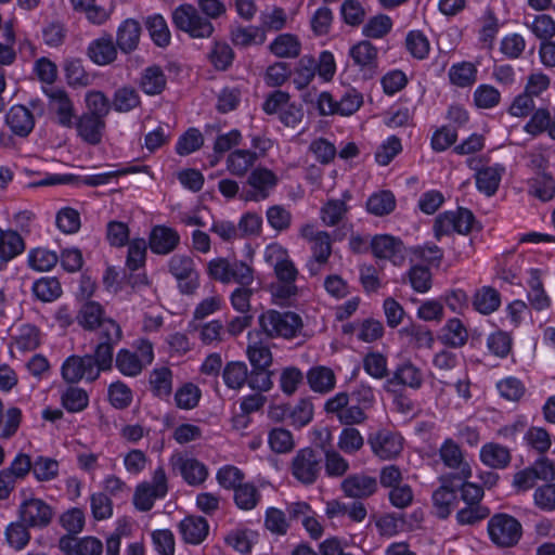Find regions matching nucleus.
<instances>
[{
    "label": "nucleus",
    "instance_id": "nucleus-50",
    "mask_svg": "<svg viewBox=\"0 0 555 555\" xmlns=\"http://www.w3.org/2000/svg\"><path fill=\"white\" fill-rule=\"evenodd\" d=\"M268 443L278 454L288 453L295 448L293 434L283 427H274L269 431Z\"/></svg>",
    "mask_w": 555,
    "mask_h": 555
},
{
    "label": "nucleus",
    "instance_id": "nucleus-56",
    "mask_svg": "<svg viewBox=\"0 0 555 555\" xmlns=\"http://www.w3.org/2000/svg\"><path fill=\"white\" fill-rule=\"evenodd\" d=\"M95 0H70L76 12L85 13L87 20L92 24H103L108 18V13L102 7L95 5Z\"/></svg>",
    "mask_w": 555,
    "mask_h": 555
},
{
    "label": "nucleus",
    "instance_id": "nucleus-21",
    "mask_svg": "<svg viewBox=\"0 0 555 555\" xmlns=\"http://www.w3.org/2000/svg\"><path fill=\"white\" fill-rule=\"evenodd\" d=\"M59 547L67 555H101L103 543L95 537L76 538L69 534L59 540Z\"/></svg>",
    "mask_w": 555,
    "mask_h": 555
},
{
    "label": "nucleus",
    "instance_id": "nucleus-60",
    "mask_svg": "<svg viewBox=\"0 0 555 555\" xmlns=\"http://www.w3.org/2000/svg\"><path fill=\"white\" fill-rule=\"evenodd\" d=\"M33 464V475L38 481H50L59 475V462L54 459L38 456Z\"/></svg>",
    "mask_w": 555,
    "mask_h": 555
},
{
    "label": "nucleus",
    "instance_id": "nucleus-42",
    "mask_svg": "<svg viewBox=\"0 0 555 555\" xmlns=\"http://www.w3.org/2000/svg\"><path fill=\"white\" fill-rule=\"evenodd\" d=\"M104 311L100 304L95 301H88L82 305L78 314L77 322L86 330H94L100 327L102 331V324L108 319L103 318Z\"/></svg>",
    "mask_w": 555,
    "mask_h": 555
},
{
    "label": "nucleus",
    "instance_id": "nucleus-61",
    "mask_svg": "<svg viewBox=\"0 0 555 555\" xmlns=\"http://www.w3.org/2000/svg\"><path fill=\"white\" fill-rule=\"evenodd\" d=\"M364 444V439L360 431L352 427H345L338 437L337 447L347 454H354Z\"/></svg>",
    "mask_w": 555,
    "mask_h": 555
},
{
    "label": "nucleus",
    "instance_id": "nucleus-20",
    "mask_svg": "<svg viewBox=\"0 0 555 555\" xmlns=\"http://www.w3.org/2000/svg\"><path fill=\"white\" fill-rule=\"evenodd\" d=\"M440 459L443 464L451 468L456 469L451 478L459 480H466L472 476V468L467 462L464 461L462 450L457 443L452 439H447L439 450Z\"/></svg>",
    "mask_w": 555,
    "mask_h": 555
},
{
    "label": "nucleus",
    "instance_id": "nucleus-15",
    "mask_svg": "<svg viewBox=\"0 0 555 555\" xmlns=\"http://www.w3.org/2000/svg\"><path fill=\"white\" fill-rule=\"evenodd\" d=\"M62 377L69 384L81 379L93 382L99 377V370L90 357L72 356L62 365Z\"/></svg>",
    "mask_w": 555,
    "mask_h": 555
},
{
    "label": "nucleus",
    "instance_id": "nucleus-12",
    "mask_svg": "<svg viewBox=\"0 0 555 555\" xmlns=\"http://www.w3.org/2000/svg\"><path fill=\"white\" fill-rule=\"evenodd\" d=\"M372 452L382 460L397 457L403 449V438L389 429H379L367 438Z\"/></svg>",
    "mask_w": 555,
    "mask_h": 555
},
{
    "label": "nucleus",
    "instance_id": "nucleus-45",
    "mask_svg": "<svg viewBox=\"0 0 555 555\" xmlns=\"http://www.w3.org/2000/svg\"><path fill=\"white\" fill-rule=\"evenodd\" d=\"M528 183L529 193L542 202H547L555 195V181L546 172H538Z\"/></svg>",
    "mask_w": 555,
    "mask_h": 555
},
{
    "label": "nucleus",
    "instance_id": "nucleus-10",
    "mask_svg": "<svg viewBox=\"0 0 555 555\" xmlns=\"http://www.w3.org/2000/svg\"><path fill=\"white\" fill-rule=\"evenodd\" d=\"M43 92L48 98V109L54 115L55 122L64 128L74 127L76 113L68 93L59 87L44 88Z\"/></svg>",
    "mask_w": 555,
    "mask_h": 555
},
{
    "label": "nucleus",
    "instance_id": "nucleus-30",
    "mask_svg": "<svg viewBox=\"0 0 555 555\" xmlns=\"http://www.w3.org/2000/svg\"><path fill=\"white\" fill-rule=\"evenodd\" d=\"M399 334L414 349H430L434 345L433 332L425 325L412 323L399 331Z\"/></svg>",
    "mask_w": 555,
    "mask_h": 555
},
{
    "label": "nucleus",
    "instance_id": "nucleus-23",
    "mask_svg": "<svg viewBox=\"0 0 555 555\" xmlns=\"http://www.w3.org/2000/svg\"><path fill=\"white\" fill-rule=\"evenodd\" d=\"M180 234L177 230L166 225H155L149 237V246L156 255H169L180 244Z\"/></svg>",
    "mask_w": 555,
    "mask_h": 555
},
{
    "label": "nucleus",
    "instance_id": "nucleus-32",
    "mask_svg": "<svg viewBox=\"0 0 555 555\" xmlns=\"http://www.w3.org/2000/svg\"><path fill=\"white\" fill-rule=\"evenodd\" d=\"M180 533L185 542L199 544L208 534L209 526L203 517L189 516L180 522Z\"/></svg>",
    "mask_w": 555,
    "mask_h": 555
},
{
    "label": "nucleus",
    "instance_id": "nucleus-53",
    "mask_svg": "<svg viewBox=\"0 0 555 555\" xmlns=\"http://www.w3.org/2000/svg\"><path fill=\"white\" fill-rule=\"evenodd\" d=\"M501 171L496 167H487L476 173L477 189L487 196L493 195L501 181Z\"/></svg>",
    "mask_w": 555,
    "mask_h": 555
},
{
    "label": "nucleus",
    "instance_id": "nucleus-7",
    "mask_svg": "<svg viewBox=\"0 0 555 555\" xmlns=\"http://www.w3.org/2000/svg\"><path fill=\"white\" fill-rule=\"evenodd\" d=\"M168 271L177 280L182 294L191 295L199 286V274L191 256L176 254L168 261Z\"/></svg>",
    "mask_w": 555,
    "mask_h": 555
},
{
    "label": "nucleus",
    "instance_id": "nucleus-38",
    "mask_svg": "<svg viewBox=\"0 0 555 555\" xmlns=\"http://www.w3.org/2000/svg\"><path fill=\"white\" fill-rule=\"evenodd\" d=\"M24 250V240L16 231H3L0 228V259L2 261L8 262Z\"/></svg>",
    "mask_w": 555,
    "mask_h": 555
},
{
    "label": "nucleus",
    "instance_id": "nucleus-58",
    "mask_svg": "<svg viewBox=\"0 0 555 555\" xmlns=\"http://www.w3.org/2000/svg\"><path fill=\"white\" fill-rule=\"evenodd\" d=\"M392 28V21L388 15L379 14L371 17L362 28L364 37L379 39L385 37Z\"/></svg>",
    "mask_w": 555,
    "mask_h": 555
},
{
    "label": "nucleus",
    "instance_id": "nucleus-47",
    "mask_svg": "<svg viewBox=\"0 0 555 555\" xmlns=\"http://www.w3.org/2000/svg\"><path fill=\"white\" fill-rule=\"evenodd\" d=\"M145 27L153 42L165 48L170 43L171 35L165 18L159 14H154L145 20Z\"/></svg>",
    "mask_w": 555,
    "mask_h": 555
},
{
    "label": "nucleus",
    "instance_id": "nucleus-34",
    "mask_svg": "<svg viewBox=\"0 0 555 555\" xmlns=\"http://www.w3.org/2000/svg\"><path fill=\"white\" fill-rule=\"evenodd\" d=\"M258 154L249 150H235L227 158V169L236 177H244L255 165Z\"/></svg>",
    "mask_w": 555,
    "mask_h": 555
},
{
    "label": "nucleus",
    "instance_id": "nucleus-46",
    "mask_svg": "<svg viewBox=\"0 0 555 555\" xmlns=\"http://www.w3.org/2000/svg\"><path fill=\"white\" fill-rule=\"evenodd\" d=\"M449 79L459 88L470 87L477 79V68L470 62L453 64L449 69Z\"/></svg>",
    "mask_w": 555,
    "mask_h": 555
},
{
    "label": "nucleus",
    "instance_id": "nucleus-31",
    "mask_svg": "<svg viewBox=\"0 0 555 555\" xmlns=\"http://www.w3.org/2000/svg\"><path fill=\"white\" fill-rule=\"evenodd\" d=\"M258 332H249L248 333V346H247V357L253 367H270L272 364V353L268 345L262 343L261 340H255V337H258Z\"/></svg>",
    "mask_w": 555,
    "mask_h": 555
},
{
    "label": "nucleus",
    "instance_id": "nucleus-39",
    "mask_svg": "<svg viewBox=\"0 0 555 555\" xmlns=\"http://www.w3.org/2000/svg\"><path fill=\"white\" fill-rule=\"evenodd\" d=\"M524 262L525 260L521 256H515L513 253H507L499 261L496 274L501 280L509 284H517L519 282V275Z\"/></svg>",
    "mask_w": 555,
    "mask_h": 555
},
{
    "label": "nucleus",
    "instance_id": "nucleus-25",
    "mask_svg": "<svg viewBox=\"0 0 555 555\" xmlns=\"http://www.w3.org/2000/svg\"><path fill=\"white\" fill-rule=\"evenodd\" d=\"M378 488L377 479L366 474H352L341 482V490L346 496L366 499L372 496Z\"/></svg>",
    "mask_w": 555,
    "mask_h": 555
},
{
    "label": "nucleus",
    "instance_id": "nucleus-6",
    "mask_svg": "<svg viewBox=\"0 0 555 555\" xmlns=\"http://www.w3.org/2000/svg\"><path fill=\"white\" fill-rule=\"evenodd\" d=\"M168 491L165 469L159 466L155 469L151 482L139 483L133 494V504L137 509L147 512L154 506L157 499H163Z\"/></svg>",
    "mask_w": 555,
    "mask_h": 555
},
{
    "label": "nucleus",
    "instance_id": "nucleus-18",
    "mask_svg": "<svg viewBox=\"0 0 555 555\" xmlns=\"http://www.w3.org/2000/svg\"><path fill=\"white\" fill-rule=\"evenodd\" d=\"M53 509L41 499H29L22 503L20 516L22 521L28 527H47L53 518Z\"/></svg>",
    "mask_w": 555,
    "mask_h": 555
},
{
    "label": "nucleus",
    "instance_id": "nucleus-1",
    "mask_svg": "<svg viewBox=\"0 0 555 555\" xmlns=\"http://www.w3.org/2000/svg\"><path fill=\"white\" fill-rule=\"evenodd\" d=\"M195 3L177 7L172 12V22L191 38H210L215 31L211 21L225 15L227 7L221 0H196Z\"/></svg>",
    "mask_w": 555,
    "mask_h": 555
},
{
    "label": "nucleus",
    "instance_id": "nucleus-55",
    "mask_svg": "<svg viewBox=\"0 0 555 555\" xmlns=\"http://www.w3.org/2000/svg\"><path fill=\"white\" fill-rule=\"evenodd\" d=\"M231 39L234 46L244 48L250 46L251 43H263L266 40V35L259 27L238 26L231 30Z\"/></svg>",
    "mask_w": 555,
    "mask_h": 555
},
{
    "label": "nucleus",
    "instance_id": "nucleus-27",
    "mask_svg": "<svg viewBox=\"0 0 555 555\" xmlns=\"http://www.w3.org/2000/svg\"><path fill=\"white\" fill-rule=\"evenodd\" d=\"M141 30L140 23L133 18H127L119 25L116 44L121 52L130 53L138 48Z\"/></svg>",
    "mask_w": 555,
    "mask_h": 555
},
{
    "label": "nucleus",
    "instance_id": "nucleus-57",
    "mask_svg": "<svg viewBox=\"0 0 555 555\" xmlns=\"http://www.w3.org/2000/svg\"><path fill=\"white\" fill-rule=\"evenodd\" d=\"M62 405L72 413L80 412L88 406V393L78 387H68L61 397Z\"/></svg>",
    "mask_w": 555,
    "mask_h": 555
},
{
    "label": "nucleus",
    "instance_id": "nucleus-17",
    "mask_svg": "<svg viewBox=\"0 0 555 555\" xmlns=\"http://www.w3.org/2000/svg\"><path fill=\"white\" fill-rule=\"evenodd\" d=\"M169 464L191 486L203 483L208 476L207 467L202 462L182 453L172 454Z\"/></svg>",
    "mask_w": 555,
    "mask_h": 555
},
{
    "label": "nucleus",
    "instance_id": "nucleus-4",
    "mask_svg": "<svg viewBox=\"0 0 555 555\" xmlns=\"http://www.w3.org/2000/svg\"><path fill=\"white\" fill-rule=\"evenodd\" d=\"M279 183L278 176L270 169L257 167L253 169L243 186L240 198L245 202L267 199Z\"/></svg>",
    "mask_w": 555,
    "mask_h": 555
},
{
    "label": "nucleus",
    "instance_id": "nucleus-40",
    "mask_svg": "<svg viewBox=\"0 0 555 555\" xmlns=\"http://www.w3.org/2000/svg\"><path fill=\"white\" fill-rule=\"evenodd\" d=\"M482 463L492 468H505L511 462L509 450L499 443H487L481 448Z\"/></svg>",
    "mask_w": 555,
    "mask_h": 555
},
{
    "label": "nucleus",
    "instance_id": "nucleus-8",
    "mask_svg": "<svg viewBox=\"0 0 555 555\" xmlns=\"http://www.w3.org/2000/svg\"><path fill=\"white\" fill-rule=\"evenodd\" d=\"M321 469L322 456L312 448L298 450L292 460V475L302 485H313L320 476Z\"/></svg>",
    "mask_w": 555,
    "mask_h": 555
},
{
    "label": "nucleus",
    "instance_id": "nucleus-37",
    "mask_svg": "<svg viewBox=\"0 0 555 555\" xmlns=\"http://www.w3.org/2000/svg\"><path fill=\"white\" fill-rule=\"evenodd\" d=\"M167 79L164 70L156 65L146 67L140 78V88L149 95L160 94L166 88Z\"/></svg>",
    "mask_w": 555,
    "mask_h": 555
},
{
    "label": "nucleus",
    "instance_id": "nucleus-54",
    "mask_svg": "<svg viewBox=\"0 0 555 555\" xmlns=\"http://www.w3.org/2000/svg\"><path fill=\"white\" fill-rule=\"evenodd\" d=\"M140 95L132 87H121L117 89L113 98V107L120 113L130 112L140 105Z\"/></svg>",
    "mask_w": 555,
    "mask_h": 555
},
{
    "label": "nucleus",
    "instance_id": "nucleus-44",
    "mask_svg": "<svg viewBox=\"0 0 555 555\" xmlns=\"http://www.w3.org/2000/svg\"><path fill=\"white\" fill-rule=\"evenodd\" d=\"M222 378L228 388L240 390L247 383L248 367L245 362L231 361L222 371Z\"/></svg>",
    "mask_w": 555,
    "mask_h": 555
},
{
    "label": "nucleus",
    "instance_id": "nucleus-41",
    "mask_svg": "<svg viewBox=\"0 0 555 555\" xmlns=\"http://www.w3.org/2000/svg\"><path fill=\"white\" fill-rule=\"evenodd\" d=\"M276 57H297L300 54L301 44L297 36L292 34L279 35L269 46Z\"/></svg>",
    "mask_w": 555,
    "mask_h": 555
},
{
    "label": "nucleus",
    "instance_id": "nucleus-52",
    "mask_svg": "<svg viewBox=\"0 0 555 555\" xmlns=\"http://www.w3.org/2000/svg\"><path fill=\"white\" fill-rule=\"evenodd\" d=\"M33 293L41 301H53L62 295L61 283L55 278H41L34 283Z\"/></svg>",
    "mask_w": 555,
    "mask_h": 555
},
{
    "label": "nucleus",
    "instance_id": "nucleus-19",
    "mask_svg": "<svg viewBox=\"0 0 555 555\" xmlns=\"http://www.w3.org/2000/svg\"><path fill=\"white\" fill-rule=\"evenodd\" d=\"M344 235L339 231H334L333 238L330 233L319 231L315 240L311 242L312 256L309 259L307 267L312 275H315L321 270V267L327 263L332 254V241L343 240Z\"/></svg>",
    "mask_w": 555,
    "mask_h": 555
},
{
    "label": "nucleus",
    "instance_id": "nucleus-13",
    "mask_svg": "<svg viewBox=\"0 0 555 555\" xmlns=\"http://www.w3.org/2000/svg\"><path fill=\"white\" fill-rule=\"evenodd\" d=\"M423 383L424 375L422 370L410 360H406L396 366L392 375L386 379L384 389L387 392H396L395 386L399 385L417 390L423 386Z\"/></svg>",
    "mask_w": 555,
    "mask_h": 555
},
{
    "label": "nucleus",
    "instance_id": "nucleus-24",
    "mask_svg": "<svg viewBox=\"0 0 555 555\" xmlns=\"http://www.w3.org/2000/svg\"><path fill=\"white\" fill-rule=\"evenodd\" d=\"M349 56L353 64L363 72L365 77H372L377 69V49L367 40H362L352 46Z\"/></svg>",
    "mask_w": 555,
    "mask_h": 555
},
{
    "label": "nucleus",
    "instance_id": "nucleus-9",
    "mask_svg": "<svg viewBox=\"0 0 555 555\" xmlns=\"http://www.w3.org/2000/svg\"><path fill=\"white\" fill-rule=\"evenodd\" d=\"M475 217L466 208H459L456 211L440 214L434 223V234L437 240L453 232L467 234L473 229Z\"/></svg>",
    "mask_w": 555,
    "mask_h": 555
},
{
    "label": "nucleus",
    "instance_id": "nucleus-2",
    "mask_svg": "<svg viewBox=\"0 0 555 555\" xmlns=\"http://www.w3.org/2000/svg\"><path fill=\"white\" fill-rule=\"evenodd\" d=\"M261 333L268 338L292 339L300 334L304 323L299 314L293 311L274 309L262 312L258 318Z\"/></svg>",
    "mask_w": 555,
    "mask_h": 555
},
{
    "label": "nucleus",
    "instance_id": "nucleus-22",
    "mask_svg": "<svg viewBox=\"0 0 555 555\" xmlns=\"http://www.w3.org/2000/svg\"><path fill=\"white\" fill-rule=\"evenodd\" d=\"M5 125L12 134L27 138L35 128V117L30 109L24 105H13L4 116Z\"/></svg>",
    "mask_w": 555,
    "mask_h": 555
},
{
    "label": "nucleus",
    "instance_id": "nucleus-48",
    "mask_svg": "<svg viewBox=\"0 0 555 555\" xmlns=\"http://www.w3.org/2000/svg\"><path fill=\"white\" fill-rule=\"evenodd\" d=\"M441 341L452 348L463 347L468 338V333L459 319H451L442 327Z\"/></svg>",
    "mask_w": 555,
    "mask_h": 555
},
{
    "label": "nucleus",
    "instance_id": "nucleus-11",
    "mask_svg": "<svg viewBox=\"0 0 555 555\" xmlns=\"http://www.w3.org/2000/svg\"><path fill=\"white\" fill-rule=\"evenodd\" d=\"M351 400L347 392H338L325 402V411L335 414L338 421L347 426L359 425L366 421L367 416L363 408L358 404H349Z\"/></svg>",
    "mask_w": 555,
    "mask_h": 555
},
{
    "label": "nucleus",
    "instance_id": "nucleus-3",
    "mask_svg": "<svg viewBox=\"0 0 555 555\" xmlns=\"http://www.w3.org/2000/svg\"><path fill=\"white\" fill-rule=\"evenodd\" d=\"M121 336V328L114 320H107L102 324V331L99 333V343L95 346L94 353L86 354L93 360L99 374L112 367L114 348L120 341Z\"/></svg>",
    "mask_w": 555,
    "mask_h": 555
},
{
    "label": "nucleus",
    "instance_id": "nucleus-36",
    "mask_svg": "<svg viewBox=\"0 0 555 555\" xmlns=\"http://www.w3.org/2000/svg\"><path fill=\"white\" fill-rule=\"evenodd\" d=\"M501 305L500 293L491 286H482L473 297V307L481 314L488 315L499 309Z\"/></svg>",
    "mask_w": 555,
    "mask_h": 555
},
{
    "label": "nucleus",
    "instance_id": "nucleus-49",
    "mask_svg": "<svg viewBox=\"0 0 555 555\" xmlns=\"http://www.w3.org/2000/svg\"><path fill=\"white\" fill-rule=\"evenodd\" d=\"M344 199H330L321 208V219L327 227L336 225L347 214L348 207L345 199L350 198V194L345 192Z\"/></svg>",
    "mask_w": 555,
    "mask_h": 555
},
{
    "label": "nucleus",
    "instance_id": "nucleus-33",
    "mask_svg": "<svg viewBox=\"0 0 555 555\" xmlns=\"http://www.w3.org/2000/svg\"><path fill=\"white\" fill-rule=\"evenodd\" d=\"M89 57L99 65L112 63L117 56V50L111 36L93 40L88 47Z\"/></svg>",
    "mask_w": 555,
    "mask_h": 555
},
{
    "label": "nucleus",
    "instance_id": "nucleus-29",
    "mask_svg": "<svg viewBox=\"0 0 555 555\" xmlns=\"http://www.w3.org/2000/svg\"><path fill=\"white\" fill-rule=\"evenodd\" d=\"M527 298L531 307L538 311L550 307V297L547 296L541 280V271L539 269H530Z\"/></svg>",
    "mask_w": 555,
    "mask_h": 555
},
{
    "label": "nucleus",
    "instance_id": "nucleus-59",
    "mask_svg": "<svg viewBox=\"0 0 555 555\" xmlns=\"http://www.w3.org/2000/svg\"><path fill=\"white\" fill-rule=\"evenodd\" d=\"M364 371L376 379H384L389 376L387 358L379 352H369L363 358Z\"/></svg>",
    "mask_w": 555,
    "mask_h": 555
},
{
    "label": "nucleus",
    "instance_id": "nucleus-14",
    "mask_svg": "<svg viewBox=\"0 0 555 555\" xmlns=\"http://www.w3.org/2000/svg\"><path fill=\"white\" fill-rule=\"evenodd\" d=\"M264 260L274 269L279 282H295L298 271L289 259L287 250L279 244H271L264 250Z\"/></svg>",
    "mask_w": 555,
    "mask_h": 555
},
{
    "label": "nucleus",
    "instance_id": "nucleus-43",
    "mask_svg": "<svg viewBox=\"0 0 555 555\" xmlns=\"http://www.w3.org/2000/svg\"><path fill=\"white\" fill-rule=\"evenodd\" d=\"M525 131L532 135L547 131L548 135L555 140V114L552 118L547 109H537L526 124Z\"/></svg>",
    "mask_w": 555,
    "mask_h": 555
},
{
    "label": "nucleus",
    "instance_id": "nucleus-51",
    "mask_svg": "<svg viewBox=\"0 0 555 555\" xmlns=\"http://www.w3.org/2000/svg\"><path fill=\"white\" fill-rule=\"evenodd\" d=\"M395 207L396 199L390 191L374 193L366 202L367 211L375 216L389 215Z\"/></svg>",
    "mask_w": 555,
    "mask_h": 555
},
{
    "label": "nucleus",
    "instance_id": "nucleus-5",
    "mask_svg": "<svg viewBox=\"0 0 555 555\" xmlns=\"http://www.w3.org/2000/svg\"><path fill=\"white\" fill-rule=\"evenodd\" d=\"M491 541L499 547H513L521 538L520 522L508 514H495L488 522Z\"/></svg>",
    "mask_w": 555,
    "mask_h": 555
},
{
    "label": "nucleus",
    "instance_id": "nucleus-28",
    "mask_svg": "<svg viewBox=\"0 0 555 555\" xmlns=\"http://www.w3.org/2000/svg\"><path fill=\"white\" fill-rule=\"evenodd\" d=\"M451 476L443 477L442 485L433 493V503L436 515L439 518H447L451 514V505L456 500V492L453 488Z\"/></svg>",
    "mask_w": 555,
    "mask_h": 555
},
{
    "label": "nucleus",
    "instance_id": "nucleus-64",
    "mask_svg": "<svg viewBox=\"0 0 555 555\" xmlns=\"http://www.w3.org/2000/svg\"><path fill=\"white\" fill-rule=\"evenodd\" d=\"M150 384L158 397H167L172 388V373L168 367L156 369L151 373Z\"/></svg>",
    "mask_w": 555,
    "mask_h": 555
},
{
    "label": "nucleus",
    "instance_id": "nucleus-16",
    "mask_svg": "<svg viewBox=\"0 0 555 555\" xmlns=\"http://www.w3.org/2000/svg\"><path fill=\"white\" fill-rule=\"evenodd\" d=\"M371 248L376 258L389 260L395 266H402L405 260L403 242L392 235H375L371 241Z\"/></svg>",
    "mask_w": 555,
    "mask_h": 555
},
{
    "label": "nucleus",
    "instance_id": "nucleus-63",
    "mask_svg": "<svg viewBox=\"0 0 555 555\" xmlns=\"http://www.w3.org/2000/svg\"><path fill=\"white\" fill-rule=\"evenodd\" d=\"M260 493L251 483H243L234 491V501L238 508L249 511L256 507L260 500Z\"/></svg>",
    "mask_w": 555,
    "mask_h": 555
},
{
    "label": "nucleus",
    "instance_id": "nucleus-62",
    "mask_svg": "<svg viewBox=\"0 0 555 555\" xmlns=\"http://www.w3.org/2000/svg\"><path fill=\"white\" fill-rule=\"evenodd\" d=\"M65 76L69 86L86 87L91 78L83 68L82 62L78 59L67 60L64 65Z\"/></svg>",
    "mask_w": 555,
    "mask_h": 555
},
{
    "label": "nucleus",
    "instance_id": "nucleus-26",
    "mask_svg": "<svg viewBox=\"0 0 555 555\" xmlns=\"http://www.w3.org/2000/svg\"><path fill=\"white\" fill-rule=\"evenodd\" d=\"M78 137L88 144L98 145L102 141L105 130V119L95 117L91 114L80 115L74 121Z\"/></svg>",
    "mask_w": 555,
    "mask_h": 555
},
{
    "label": "nucleus",
    "instance_id": "nucleus-35",
    "mask_svg": "<svg viewBox=\"0 0 555 555\" xmlns=\"http://www.w3.org/2000/svg\"><path fill=\"white\" fill-rule=\"evenodd\" d=\"M310 388L320 393H326L334 389L336 377L332 369L326 366L311 367L307 373Z\"/></svg>",
    "mask_w": 555,
    "mask_h": 555
}]
</instances>
